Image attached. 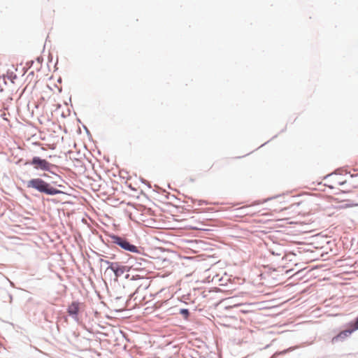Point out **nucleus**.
Instances as JSON below:
<instances>
[{
    "label": "nucleus",
    "mask_w": 358,
    "mask_h": 358,
    "mask_svg": "<svg viewBox=\"0 0 358 358\" xmlns=\"http://www.w3.org/2000/svg\"><path fill=\"white\" fill-rule=\"evenodd\" d=\"M320 199L315 196H308L304 197L299 202L292 205L289 208H274V212L288 211L287 216L282 217V220H289L296 215L314 214L321 209Z\"/></svg>",
    "instance_id": "1"
},
{
    "label": "nucleus",
    "mask_w": 358,
    "mask_h": 358,
    "mask_svg": "<svg viewBox=\"0 0 358 358\" xmlns=\"http://www.w3.org/2000/svg\"><path fill=\"white\" fill-rule=\"evenodd\" d=\"M27 188L36 189L39 192L45 193L48 195H55L61 192V191L52 187L41 178H33L27 182Z\"/></svg>",
    "instance_id": "2"
},
{
    "label": "nucleus",
    "mask_w": 358,
    "mask_h": 358,
    "mask_svg": "<svg viewBox=\"0 0 358 358\" xmlns=\"http://www.w3.org/2000/svg\"><path fill=\"white\" fill-rule=\"evenodd\" d=\"M347 183L348 180H344L343 177L338 174H331L325 179V185L331 189H339Z\"/></svg>",
    "instance_id": "3"
},
{
    "label": "nucleus",
    "mask_w": 358,
    "mask_h": 358,
    "mask_svg": "<svg viewBox=\"0 0 358 358\" xmlns=\"http://www.w3.org/2000/svg\"><path fill=\"white\" fill-rule=\"evenodd\" d=\"M113 243L118 245L120 246L122 249L131 252H138V248L136 246L131 245L129 241H127L126 239L117 236H113L111 237Z\"/></svg>",
    "instance_id": "4"
},
{
    "label": "nucleus",
    "mask_w": 358,
    "mask_h": 358,
    "mask_svg": "<svg viewBox=\"0 0 358 358\" xmlns=\"http://www.w3.org/2000/svg\"><path fill=\"white\" fill-rule=\"evenodd\" d=\"M27 164H30L35 169H40L42 171H49L50 167L52 166L47 160L41 159L38 157H33L32 160Z\"/></svg>",
    "instance_id": "5"
},
{
    "label": "nucleus",
    "mask_w": 358,
    "mask_h": 358,
    "mask_svg": "<svg viewBox=\"0 0 358 358\" xmlns=\"http://www.w3.org/2000/svg\"><path fill=\"white\" fill-rule=\"evenodd\" d=\"M83 308V304L78 301H73L69 305L67 308L68 314L75 320H78L80 310Z\"/></svg>",
    "instance_id": "6"
},
{
    "label": "nucleus",
    "mask_w": 358,
    "mask_h": 358,
    "mask_svg": "<svg viewBox=\"0 0 358 358\" xmlns=\"http://www.w3.org/2000/svg\"><path fill=\"white\" fill-rule=\"evenodd\" d=\"M108 269L113 271L115 273L116 277L120 276L125 271L124 266H119L117 264L114 263H111Z\"/></svg>",
    "instance_id": "7"
},
{
    "label": "nucleus",
    "mask_w": 358,
    "mask_h": 358,
    "mask_svg": "<svg viewBox=\"0 0 358 358\" xmlns=\"http://www.w3.org/2000/svg\"><path fill=\"white\" fill-rule=\"evenodd\" d=\"M348 184L350 185L352 187H358V175L353 176L351 175L348 180Z\"/></svg>",
    "instance_id": "8"
},
{
    "label": "nucleus",
    "mask_w": 358,
    "mask_h": 358,
    "mask_svg": "<svg viewBox=\"0 0 358 358\" xmlns=\"http://www.w3.org/2000/svg\"><path fill=\"white\" fill-rule=\"evenodd\" d=\"M180 313L183 315L186 318L189 316V311L187 309H181Z\"/></svg>",
    "instance_id": "9"
},
{
    "label": "nucleus",
    "mask_w": 358,
    "mask_h": 358,
    "mask_svg": "<svg viewBox=\"0 0 358 358\" xmlns=\"http://www.w3.org/2000/svg\"><path fill=\"white\" fill-rule=\"evenodd\" d=\"M354 327L355 329H358V317L357 318V320L355 322Z\"/></svg>",
    "instance_id": "10"
}]
</instances>
